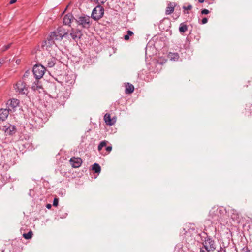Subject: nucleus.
I'll use <instances>...</instances> for the list:
<instances>
[{"label":"nucleus","instance_id":"obj_10","mask_svg":"<svg viewBox=\"0 0 252 252\" xmlns=\"http://www.w3.org/2000/svg\"><path fill=\"white\" fill-rule=\"evenodd\" d=\"M105 122L107 125L112 126L115 124L116 122V119L115 117L111 118L109 114L106 113L104 117Z\"/></svg>","mask_w":252,"mask_h":252},{"label":"nucleus","instance_id":"obj_28","mask_svg":"<svg viewBox=\"0 0 252 252\" xmlns=\"http://www.w3.org/2000/svg\"><path fill=\"white\" fill-rule=\"evenodd\" d=\"M59 200L57 198H55L53 201V206H57L58 204Z\"/></svg>","mask_w":252,"mask_h":252},{"label":"nucleus","instance_id":"obj_31","mask_svg":"<svg viewBox=\"0 0 252 252\" xmlns=\"http://www.w3.org/2000/svg\"><path fill=\"white\" fill-rule=\"evenodd\" d=\"M107 0H97L99 4H104Z\"/></svg>","mask_w":252,"mask_h":252},{"label":"nucleus","instance_id":"obj_27","mask_svg":"<svg viewBox=\"0 0 252 252\" xmlns=\"http://www.w3.org/2000/svg\"><path fill=\"white\" fill-rule=\"evenodd\" d=\"M242 252H252V250L249 249L248 247H244L242 250Z\"/></svg>","mask_w":252,"mask_h":252},{"label":"nucleus","instance_id":"obj_1","mask_svg":"<svg viewBox=\"0 0 252 252\" xmlns=\"http://www.w3.org/2000/svg\"><path fill=\"white\" fill-rule=\"evenodd\" d=\"M63 38L57 33V31H55L50 33L47 40L44 42L42 45L43 48L48 51L51 55H54L53 51L57 49V47L55 43V41H61Z\"/></svg>","mask_w":252,"mask_h":252},{"label":"nucleus","instance_id":"obj_21","mask_svg":"<svg viewBox=\"0 0 252 252\" xmlns=\"http://www.w3.org/2000/svg\"><path fill=\"white\" fill-rule=\"evenodd\" d=\"M179 30L180 32L184 33L187 30V26L186 25L181 24Z\"/></svg>","mask_w":252,"mask_h":252},{"label":"nucleus","instance_id":"obj_23","mask_svg":"<svg viewBox=\"0 0 252 252\" xmlns=\"http://www.w3.org/2000/svg\"><path fill=\"white\" fill-rule=\"evenodd\" d=\"M133 34V32L132 31L128 30L127 32V34L125 35L124 39L126 40H128L129 39V36H132Z\"/></svg>","mask_w":252,"mask_h":252},{"label":"nucleus","instance_id":"obj_4","mask_svg":"<svg viewBox=\"0 0 252 252\" xmlns=\"http://www.w3.org/2000/svg\"><path fill=\"white\" fill-rule=\"evenodd\" d=\"M77 22L82 27L88 28L90 26V18L88 16H81L76 20Z\"/></svg>","mask_w":252,"mask_h":252},{"label":"nucleus","instance_id":"obj_26","mask_svg":"<svg viewBox=\"0 0 252 252\" xmlns=\"http://www.w3.org/2000/svg\"><path fill=\"white\" fill-rule=\"evenodd\" d=\"M11 45V43H9L6 45L3 46L1 49L2 52H4V51L8 50L10 48Z\"/></svg>","mask_w":252,"mask_h":252},{"label":"nucleus","instance_id":"obj_6","mask_svg":"<svg viewBox=\"0 0 252 252\" xmlns=\"http://www.w3.org/2000/svg\"><path fill=\"white\" fill-rule=\"evenodd\" d=\"M204 248L208 251H213L216 246L214 240L210 238H207L203 243Z\"/></svg>","mask_w":252,"mask_h":252},{"label":"nucleus","instance_id":"obj_17","mask_svg":"<svg viewBox=\"0 0 252 252\" xmlns=\"http://www.w3.org/2000/svg\"><path fill=\"white\" fill-rule=\"evenodd\" d=\"M56 31H57V33H59V34L62 37V38L66 34L65 31L62 27L58 28Z\"/></svg>","mask_w":252,"mask_h":252},{"label":"nucleus","instance_id":"obj_5","mask_svg":"<svg viewBox=\"0 0 252 252\" xmlns=\"http://www.w3.org/2000/svg\"><path fill=\"white\" fill-rule=\"evenodd\" d=\"M14 87L16 91L21 94L27 93V88L26 87L25 83L21 80L17 82Z\"/></svg>","mask_w":252,"mask_h":252},{"label":"nucleus","instance_id":"obj_34","mask_svg":"<svg viewBox=\"0 0 252 252\" xmlns=\"http://www.w3.org/2000/svg\"><path fill=\"white\" fill-rule=\"evenodd\" d=\"M211 252L210 251H208L207 250H206L205 249V250H204L203 249H201L200 251V252Z\"/></svg>","mask_w":252,"mask_h":252},{"label":"nucleus","instance_id":"obj_8","mask_svg":"<svg viewBox=\"0 0 252 252\" xmlns=\"http://www.w3.org/2000/svg\"><path fill=\"white\" fill-rule=\"evenodd\" d=\"M2 130L7 134H12L15 132V127L14 126L11 125L10 124H7L6 125L3 126L1 128Z\"/></svg>","mask_w":252,"mask_h":252},{"label":"nucleus","instance_id":"obj_30","mask_svg":"<svg viewBox=\"0 0 252 252\" xmlns=\"http://www.w3.org/2000/svg\"><path fill=\"white\" fill-rule=\"evenodd\" d=\"M209 13V11L208 9H204L201 11L202 14H208Z\"/></svg>","mask_w":252,"mask_h":252},{"label":"nucleus","instance_id":"obj_24","mask_svg":"<svg viewBox=\"0 0 252 252\" xmlns=\"http://www.w3.org/2000/svg\"><path fill=\"white\" fill-rule=\"evenodd\" d=\"M106 144H107V141H103L101 142L98 147V151H101L102 150V148L105 147L106 145Z\"/></svg>","mask_w":252,"mask_h":252},{"label":"nucleus","instance_id":"obj_20","mask_svg":"<svg viewBox=\"0 0 252 252\" xmlns=\"http://www.w3.org/2000/svg\"><path fill=\"white\" fill-rule=\"evenodd\" d=\"M92 169L94 171L95 173H99L101 170V168L98 164L94 163L92 166Z\"/></svg>","mask_w":252,"mask_h":252},{"label":"nucleus","instance_id":"obj_35","mask_svg":"<svg viewBox=\"0 0 252 252\" xmlns=\"http://www.w3.org/2000/svg\"><path fill=\"white\" fill-rule=\"evenodd\" d=\"M106 150H107L108 152H110V151L112 150V147H111V146H108V147L106 148Z\"/></svg>","mask_w":252,"mask_h":252},{"label":"nucleus","instance_id":"obj_16","mask_svg":"<svg viewBox=\"0 0 252 252\" xmlns=\"http://www.w3.org/2000/svg\"><path fill=\"white\" fill-rule=\"evenodd\" d=\"M168 57L171 60L176 61L179 59V55L178 53H169L168 54Z\"/></svg>","mask_w":252,"mask_h":252},{"label":"nucleus","instance_id":"obj_15","mask_svg":"<svg viewBox=\"0 0 252 252\" xmlns=\"http://www.w3.org/2000/svg\"><path fill=\"white\" fill-rule=\"evenodd\" d=\"M47 62V67H52L55 65L56 63V59L54 57H51L48 59Z\"/></svg>","mask_w":252,"mask_h":252},{"label":"nucleus","instance_id":"obj_22","mask_svg":"<svg viewBox=\"0 0 252 252\" xmlns=\"http://www.w3.org/2000/svg\"><path fill=\"white\" fill-rule=\"evenodd\" d=\"M32 231H29L27 233L23 234V236L24 238L26 239H29L32 237Z\"/></svg>","mask_w":252,"mask_h":252},{"label":"nucleus","instance_id":"obj_39","mask_svg":"<svg viewBox=\"0 0 252 252\" xmlns=\"http://www.w3.org/2000/svg\"><path fill=\"white\" fill-rule=\"evenodd\" d=\"M204 1V0H198V2L200 3H203Z\"/></svg>","mask_w":252,"mask_h":252},{"label":"nucleus","instance_id":"obj_19","mask_svg":"<svg viewBox=\"0 0 252 252\" xmlns=\"http://www.w3.org/2000/svg\"><path fill=\"white\" fill-rule=\"evenodd\" d=\"M32 88L33 90H36L41 88V85L39 84V81L37 79L32 85Z\"/></svg>","mask_w":252,"mask_h":252},{"label":"nucleus","instance_id":"obj_11","mask_svg":"<svg viewBox=\"0 0 252 252\" xmlns=\"http://www.w3.org/2000/svg\"><path fill=\"white\" fill-rule=\"evenodd\" d=\"M9 112L7 108L0 109V121H4L7 118Z\"/></svg>","mask_w":252,"mask_h":252},{"label":"nucleus","instance_id":"obj_32","mask_svg":"<svg viewBox=\"0 0 252 252\" xmlns=\"http://www.w3.org/2000/svg\"><path fill=\"white\" fill-rule=\"evenodd\" d=\"M208 21V19L207 18H204L202 20V24H206Z\"/></svg>","mask_w":252,"mask_h":252},{"label":"nucleus","instance_id":"obj_2","mask_svg":"<svg viewBox=\"0 0 252 252\" xmlns=\"http://www.w3.org/2000/svg\"><path fill=\"white\" fill-rule=\"evenodd\" d=\"M45 67L41 64H36L33 68V73L36 79L41 78L45 73Z\"/></svg>","mask_w":252,"mask_h":252},{"label":"nucleus","instance_id":"obj_29","mask_svg":"<svg viewBox=\"0 0 252 252\" xmlns=\"http://www.w3.org/2000/svg\"><path fill=\"white\" fill-rule=\"evenodd\" d=\"M183 9L185 10H190L192 9V7L191 5H189L188 6H183Z\"/></svg>","mask_w":252,"mask_h":252},{"label":"nucleus","instance_id":"obj_37","mask_svg":"<svg viewBox=\"0 0 252 252\" xmlns=\"http://www.w3.org/2000/svg\"><path fill=\"white\" fill-rule=\"evenodd\" d=\"M51 207H52V205H51V204H47V205H46V207H47L48 209H50V208H51Z\"/></svg>","mask_w":252,"mask_h":252},{"label":"nucleus","instance_id":"obj_9","mask_svg":"<svg viewBox=\"0 0 252 252\" xmlns=\"http://www.w3.org/2000/svg\"><path fill=\"white\" fill-rule=\"evenodd\" d=\"M70 164L74 168H78L81 165L82 159L79 158H72L70 160Z\"/></svg>","mask_w":252,"mask_h":252},{"label":"nucleus","instance_id":"obj_14","mask_svg":"<svg viewBox=\"0 0 252 252\" xmlns=\"http://www.w3.org/2000/svg\"><path fill=\"white\" fill-rule=\"evenodd\" d=\"M73 19V16L72 15L67 14L64 17L63 22L65 25H69Z\"/></svg>","mask_w":252,"mask_h":252},{"label":"nucleus","instance_id":"obj_25","mask_svg":"<svg viewBox=\"0 0 252 252\" xmlns=\"http://www.w3.org/2000/svg\"><path fill=\"white\" fill-rule=\"evenodd\" d=\"M233 215H232L231 217H232V219L234 220H238V218H239V215L237 213H235V212H236V211H234L233 210Z\"/></svg>","mask_w":252,"mask_h":252},{"label":"nucleus","instance_id":"obj_18","mask_svg":"<svg viewBox=\"0 0 252 252\" xmlns=\"http://www.w3.org/2000/svg\"><path fill=\"white\" fill-rule=\"evenodd\" d=\"M134 86L132 84H130L129 83H127V85L126 86V89L125 90V92L126 94H131L134 91Z\"/></svg>","mask_w":252,"mask_h":252},{"label":"nucleus","instance_id":"obj_12","mask_svg":"<svg viewBox=\"0 0 252 252\" xmlns=\"http://www.w3.org/2000/svg\"><path fill=\"white\" fill-rule=\"evenodd\" d=\"M176 6V3L174 2H169L166 9V15H169L174 12V8Z\"/></svg>","mask_w":252,"mask_h":252},{"label":"nucleus","instance_id":"obj_38","mask_svg":"<svg viewBox=\"0 0 252 252\" xmlns=\"http://www.w3.org/2000/svg\"><path fill=\"white\" fill-rule=\"evenodd\" d=\"M219 252H225V250L223 249H221L219 251Z\"/></svg>","mask_w":252,"mask_h":252},{"label":"nucleus","instance_id":"obj_13","mask_svg":"<svg viewBox=\"0 0 252 252\" xmlns=\"http://www.w3.org/2000/svg\"><path fill=\"white\" fill-rule=\"evenodd\" d=\"M81 34V31L78 30H72L71 32L70 33L71 37L74 40L78 38H79L80 37Z\"/></svg>","mask_w":252,"mask_h":252},{"label":"nucleus","instance_id":"obj_33","mask_svg":"<svg viewBox=\"0 0 252 252\" xmlns=\"http://www.w3.org/2000/svg\"><path fill=\"white\" fill-rule=\"evenodd\" d=\"M5 62V60L3 59H0V67L1 66V65L4 63Z\"/></svg>","mask_w":252,"mask_h":252},{"label":"nucleus","instance_id":"obj_7","mask_svg":"<svg viewBox=\"0 0 252 252\" xmlns=\"http://www.w3.org/2000/svg\"><path fill=\"white\" fill-rule=\"evenodd\" d=\"M19 100L16 99H12L9 100L7 103V108L10 112L14 111V109L18 106Z\"/></svg>","mask_w":252,"mask_h":252},{"label":"nucleus","instance_id":"obj_36","mask_svg":"<svg viewBox=\"0 0 252 252\" xmlns=\"http://www.w3.org/2000/svg\"><path fill=\"white\" fill-rule=\"evenodd\" d=\"M17 0H11L9 2V4H12L16 2Z\"/></svg>","mask_w":252,"mask_h":252},{"label":"nucleus","instance_id":"obj_3","mask_svg":"<svg viewBox=\"0 0 252 252\" xmlns=\"http://www.w3.org/2000/svg\"><path fill=\"white\" fill-rule=\"evenodd\" d=\"M104 14V8L101 6H97L94 8L92 13V17L94 20L100 19Z\"/></svg>","mask_w":252,"mask_h":252}]
</instances>
